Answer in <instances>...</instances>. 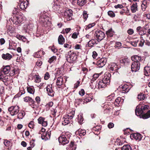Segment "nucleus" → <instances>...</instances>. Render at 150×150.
<instances>
[{
    "instance_id": "de8ad7c7",
    "label": "nucleus",
    "mask_w": 150,
    "mask_h": 150,
    "mask_svg": "<svg viewBox=\"0 0 150 150\" xmlns=\"http://www.w3.org/2000/svg\"><path fill=\"white\" fill-rule=\"evenodd\" d=\"M99 75L98 74H95L93 76V78L91 79L92 81H95L96 79L99 77Z\"/></svg>"
},
{
    "instance_id": "3c124183",
    "label": "nucleus",
    "mask_w": 150,
    "mask_h": 150,
    "mask_svg": "<svg viewBox=\"0 0 150 150\" xmlns=\"http://www.w3.org/2000/svg\"><path fill=\"white\" fill-rule=\"evenodd\" d=\"M82 99L81 98H77L75 99V103L77 104H79L81 102H82Z\"/></svg>"
},
{
    "instance_id": "8fccbe9b",
    "label": "nucleus",
    "mask_w": 150,
    "mask_h": 150,
    "mask_svg": "<svg viewBox=\"0 0 150 150\" xmlns=\"http://www.w3.org/2000/svg\"><path fill=\"white\" fill-rule=\"evenodd\" d=\"M36 83H39L41 81L40 78L38 75H36V78L35 81Z\"/></svg>"
},
{
    "instance_id": "0e129e2a",
    "label": "nucleus",
    "mask_w": 150,
    "mask_h": 150,
    "mask_svg": "<svg viewBox=\"0 0 150 150\" xmlns=\"http://www.w3.org/2000/svg\"><path fill=\"white\" fill-rule=\"evenodd\" d=\"M114 126V124L112 122L109 123L108 125V127L109 128H111L113 127Z\"/></svg>"
},
{
    "instance_id": "4c0bfd02",
    "label": "nucleus",
    "mask_w": 150,
    "mask_h": 150,
    "mask_svg": "<svg viewBox=\"0 0 150 150\" xmlns=\"http://www.w3.org/2000/svg\"><path fill=\"white\" fill-rule=\"evenodd\" d=\"M122 150H132L131 146L129 145H125L122 148Z\"/></svg>"
},
{
    "instance_id": "4d7b16f0",
    "label": "nucleus",
    "mask_w": 150,
    "mask_h": 150,
    "mask_svg": "<svg viewBox=\"0 0 150 150\" xmlns=\"http://www.w3.org/2000/svg\"><path fill=\"white\" fill-rule=\"evenodd\" d=\"M146 31L144 30H141L139 31V34L141 35H143L146 34Z\"/></svg>"
},
{
    "instance_id": "2f4dec72",
    "label": "nucleus",
    "mask_w": 150,
    "mask_h": 150,
    "mask_svg": "<svg viewBox=\"0 0 150 150\" xmlns=\"http://www.w3.org/2000/svg\"><path fill=\"white\" fill-rule=\"evenodd\" d=\"M106 34L108 37H111L113 36V32L112 30V29L111 28L108 30L106 32Z\"/></svg>"
},
{
    "instance_id": "aec40b11",
    "label": "nucleus",
    "mask_w": 150,
    "mask_h": 150,
    "mask_svg": "<svg viewBox=\"0 0 150 150\" xmlns=\"http://www.w3.org/2000/svg\"><path fill=\"white\" fill-rule=\"evenodd\" d=\"M131 137H132L136 140H140L142 138V135L139 133H134L131 135Z\"/></svg>"
},
{
    "instance_id": "e433bc0d",
    "label": "nucleus",
    "mask_w": 150,
    "mask_h": 150,
    "mask_svg": "<svg viewBox=\"0 0 150 150\" xmlns=\"http://www.w3.org/2000/svg\"><path fill=\"white\" fill-rule=\"evenodd\" d=\"M27 90L28 92L31 94H33L35 92V89L33 87H27Z\"/></svg>"
},
{
    "instance_id": "473e14b6",
    "label": "nucleus",
    "mask_w": 150,
    "mask_h": 150,
    "mask_svg": "<svg viewBox=\"0 0 150 150\" xmlns=\"http://www.w3.org/2000/svg\"><path fill=\"white\" fill-rule=\"evenodd\" d=\"M25 115V112L24 111H21L19 112L17 116V117L19 119H22Z\"/></svg>"
},
{
    "instance_id": "c85d7f7f",
    "label": "nucleus",
    "mask_w": 150,
    "mask_h": 150,
    "mask_svg": "<svg viewBox=\"0 0 150 150\" xmlns=\"http://www.w3.org/2000/svg\"><path fill=\"white\" fill-rule=\"evenodd\" d=\"M76 148V146L74 144V143L71 142L70 144L69 148H68V150H75Z\"/></svg>"
},
{
    "instance_id": "0eeeda50",
    "label": "nucleus",
    "mask_w": 150,
    "mask_h": 150,
    "mask_svg": "<svg viewBox=\"0 0 150 150\" xmlns=\"http://www.w3.org/2000/svg\"><path fill=\"white\" fill-rule=\"evenodd\" d=\"M19 109L18 106H12L8 108V110L11 115L13 116L19 112Z\"/></svg>"
},
{
    "instance_id": "6e6552de",
    "label": "nucleus",
    "mask_w": 150,
    "mask_h": 150,
    "mask_svg": "<svg viewBox=\"0 0 150 150\" xmlns=\"http://www.w3.org/2000/svg\"><path fill=\"white\" fill-rule=\"evenodd\" d=\"M29 2L27 0H19L18 3L20 8L22 10H25L27 7Z\"/></svg>"
},
{
    "instance_id": "e2e57ef3",
    "label": "nucleus",
    "mask_w": 150,
    "mask_h": 150,
    "mask_svg": "<svg viewBox=\"0 0 150 150\" xmlns=\"http://www.w3.org/2000/svg\"><path fill=\"white\" fill-rule=\"evenodd\" d=\"M121 100V98L120 97H118L117 98V99L115 100V102L116 103H117V104H119L120 103V102Z\"/></svg>"
},
{
    "instance_id": "052dcab7",
    "label": "nucleus",
    "mask_w": 150,
    "mask_h": 150,
    "mask_svg": "<svg viewBox=\"0 0 150 150\" xmlns=\"http://www.w3.org/2000/svg\"><path fill=\"white\" fill-rule=\"evenodd\" d=\"M85 91L83 89H81L79 92V95L83 96L85 94Z\"/></svg>"
},
{
    "instance_id": "6e6d98bb",
    "label": "nucleus",
    "mask_w": 150,
    "mask_h": 150,
    "mask_svg": "<svg viewBox=\"0 0 150 150\" xmlns=\"http://www.w3.org/2000/svg\"><path fill=\"white\" fill-rule=\"evenodd\" d=\"M7 31L8 32L11 33L13 32V30L12 26H9L8 28Z\"/></svg>"
},
{
    "instance_id": "ddd939ff",
    "label": "nucleus",
    "mask_w": 150,
    "mask_h": 150,
    "mask_svg": "<svg viewBox=\"0 0 150 150\" xmlns=\"http://www.w3.org/2000/svg\"><path fill=\"white\" fill-rule=\"evenodd\" d=\"M3 67L2 70L1 69V74H7L8 73L10 69V67L9 66L7 65L5 66L4 67Z\"/></svg>"
},
{
    "instance_id": "cd10ccee",
    "label": "nucleus",
    "mask_w": 150,
    "mask_h": 150,
    "mask_svg": "<svg viewBox=\"0 0 150 150\" xmlns=\"http://www.w3.org/2000/svg\"><path fill=\"white\" fill-rule=\"evenodd\" d=\"M59 43L60 44L62 45L64 42V39L63 36L60 35L59 37L58 38Z\"/></svg>"
},
{
    "instance_id": "5fc2aeb1",
    "label": "nucleus",
    "mask_w": 150,
    "mask_h": 150,
    "mask_svg": "<svg viewBox=\"0 0 150 150\" xmlns=\"http://www.w3.org/2000/svg\"><path fill=\"white\" fill-rule=\"evenodd\" d=\"M101 129V127L100 126H97L95 127H94L93 128V131H98L100 130Z\"/></svg>"
},
{
    "instance_id": "dca6fc26",
    "label": "nucleus",
    "mask_w": 150,
    "mask_h": 150,
    "mask_svg": "<svg viewBox=\"0 0 150 150\" xmlns=\"http://www.w3.org/2000/svg\"><path fill=\"white\" fill-rule=\"evenodd\" d=\"M58 0H54L52 8L55 11L59 10L60 8V5L59 4Z\"/></svg>"
},
{
    "instance_id": "1a4fd4ad",
    "label": "nucleus",
    "mask_w": 150,
    "mask_h": 150,
    "mask_svg": "<svg viewBox=\"0 0 150 150\" xmlns=\"http://www.w3.org/2000/svg\"><path fill=\"white\" fill-rule=\"evenodd\" d=\"M140 64L139 62H133L131 66V69L132 72H136L139 69Z\"/></svg>"
},
{
    "instance_id": "6ab92c4d",
    "label": "nucleus",
    "mask_w": 150,
    "mask_h": 150,
    "mask_svg": "<svg viewBox=\"0 0 150 150\" xmlns=\"http://www.w3.org/2000/svg\"><path fill=\"white\" fill-rule=\"evenodd\" d=\"M2 58L6 60H9L12 58V55L8 53H6V54H3L1 55Z\"/></svg>"
},
{
    "instance_id": "864d4df0",
    "label": "nucleus",
    "mask_w": 150,
    "mask_h": 150,
    "mask_svg": "<svg viewBox=\"0 0 150 150\" xmlns=\"http://www.w3.org/2000/svg\"><path fill=\"white\" fill-rule=\"evenodd\" d=\"M95 24L94 23H93L91 24H89L88 25H87L86 28L85 29L86 30H88L89 28H92L93 26L95 25Z\"/></svg>"
},
{
    "instance_id": "b1692460",
    "label": "nucleus",
    "mask_w": 150,
    "mask_h": 150,
    "mask_svg": "<svg viewBox=\"0 0 150 150\" xmlns=\"http://www.w3.org/2000/svg\"><path fill=\"white\" fill-rule=\"evenodd\" d=\"M137 3H135L133 4L131 7V9L133 13H135L137 10Z\"/></svg>"
},
{
    "instance_id": "9d476101",
    "label": "nucleus",
    "mask_w": 150,
    "mask_h": 150,
    "mask_svg": "<svg viewBox=\"0 0 150 150\" xmlns=\"http://www.w3.org/2000/svg\"><path fill=\"white\" fill-rule=\"evenodd\" d=\"M46 88L48 95L51 97L54 96V92L52 90V85L51 84L47 85Z\"/></svg>"
},
{
    "instance_id": "5701e85b",
    "label": "nucleus",
    "mask_w": 150,
    "mask_h": 150,
    "mask_svg": "<svg viewBox=\"0 0 150 150\" xmlns=\"http://www.w3.org/2000/svg\"><path fill=\"white\" fill-rule=\"evenodd\" d=\"M144 73L145 75L146 76H150V67L146 66L144 67Z\"/></svg>"
},
{
    "instance_id": "39448f33",
    "label": "nucleus",
    "mask_w": 150,
    "mask_h": 150,
    "mask_svg": "<svg viewBox=\"0 0 150 150\" xmlns=\"http://www.w3.org/2000/svg\"><path fill=\"white\" fill-rule=\"evenodd\" d=\"M69 137L66 134H62L58 138V140L60 144L62 145H65L69 142Z\"/></svg>"
},
{
    "instance_id": "f257e3e1",
    "label": "nucleus",
    "mask_w": 150,
    "mask_h": 150,
    "mask_svg": "<svg viewBox=\"0 0 150 150\" xmlns=\"http://www.w3.org/2000/svg\"><path fill=\"white\" fill-rule=\"evenodd\" d=\"M149 106L148 105L139 104L136 108L135 110L136 115L144 119L150 117V110H148L146 113L142 114L149 109Z\"/></svg>"
},
{
    "instance_id": "7c9ffc66",
    "label": "nucleus",
    "mask_w": 150,
    "mask_h": 150,
    "mask_svg": "<svg viewBox=\"0 0 150 150\" xmlns=\"http://www.w3.org/2000/svg\"><path fill=\"white\" fill-rule=\"evenodd\" d=\"M24 101L25 102H29L30 103H34V100L32 98L26 96L23 98Z\"/></svg>"
},
{
    "instance_id": "f03ea898",
    "label": "nucleus",
    "mask_w": 150,
    "mask_h": 150,
    "mask_svg": "<svg viewBox=\"0 0 150 150\" xmlns=\"http://www.w3.org/2000/svg\"><path fill=\"white\" fill-rule=\"evenodd\" d=\"M110 76L111 74L109 73H105L103 79L97 81L98 89L105 88L107 85L109 84L110 81Z\"/></svg>"
},
{
    "instance_id": "338daca9",
    "label": "nucleus",
    "mask_w": 150,
    "mask_h": 150,
    "mask_svg": "<svg viewBox=\"0 0 150 150\" xmlns=\"http://www.w3.org/2000/svg\"><path fill=\"white\" fill-rule=\"evenodd\" d=\"M18 9L17 8H14L13 11V13L14 14H16L18 13Z\"/></svg>"
},
{
    "instance_id": "37998d69",
    "label": "nucleus",
    "mask_w": 150,
    "mask_h": 150,
    "mask_svg": "<svg viewBox=\"0 0 150 150\" xmlns=\"http://www.w3.org/2000/svg\"><path fill=\"white\" fill-rule=\"evenodd\" d=\"M83 121V117L81 115H78V122L81 123Z\"/></svg>"
},
{
    "instance_id": "4be33fe9",
    "label": "nucleus",
    "mask_w": 150,
    "mask_h": 150,
    "mask_svg": "<svg viewBox=\"0 0 150 150\" xmlns=\"http://www.w3.org/2000/svg\"><path fill=\"white\" fill-rule=\"evenodd\" d=\"M50 132H49L47 133H44L42 134L41 137L42 139L46 140L49 139L50 138Z\"/></svg>"
},
{
    "instance_id": "69168bd1",
    "label": "nucleus",
    "mask_w": 150,
    "mask_h": 150,
    "mask_svg": "<svg viewBox=\"0 0 150 150\" xmlns=\"http://www.w3.org/2000/svg\"><path fill=\"white\" fill-rule=\"evenodd\" d=\"M49 74L48 73L46 72L45 75L44 76V79L45 80H47L49 78Z\"/></svg>"
},
{
    "instance_id": "79ce46f5",
    "label": "nucleus",
    "mask_w": 150,
    "mask_h": 150,
    "mask_svg": "<svg viewBox=\"0 0 150 150\" xmlns=\"http://www.w3.org/2000/svg\"><path fill=\"white\" fill-rule=\"evenodd\" d=\"M122 46V44L121 42H117L115 43L114 47L115 48H117L118 49H119Z\"/></svg>"
},
{
    "instance_id": "603ef678",
    "label": "nucleus",
    "mask_w": 150,
    "mask_h": 150,
    "mask_svg": "<svg viewBox=\"0 0 150 150\" xmlns=\"http://www.w3.org/2000/svg\"><path fill=\"white\" fill-rule=\"evenodd\" d=\"M83 15V18L85 20H86L88 17V14L87 13L86 11H84Z\"/></svg>"
},
{
    "instance_id": "ea45409f",
    "label": "nucleus",
    "mask_w": 150,
    "mask_h": 150,
    "mask_svg": "<svg viewBox=\"0 0 150 150\" xmlns=\"http://www.w3.org/2000/svg\"><path fill=\"white\" fill-rule=\"evenodd\" d=\"M30 105H31V107L35 109H37L38 107V104H37L36 103H35L34 101V103H30Z\"/></svg>"
},
{
    "instance_id": "20e7f679",
    "label": "nucleus",
    "mask_w": 150,
    "mask_h": 150,
    "mask_svg": "<svg viewBox=\"0 0 150 150\" xmlns=\"http://www.w3.org/2000/svg\"><path fill=\"white\" fill-rule=\"evenodd\" d=\"M94 38L98 42L101 41L105 37V35L102 31L97 30L94 34Z\"/></svg>"
},
{
    "instance_id": "a19ab883",
    "label": "nucleus",
    "mask_w": 150,
    "mask_h": 150,
    "mask_svg": "<svg viewBox=\"0 0 150 150\" xmlns=\"http://www.w3.org/2000/svg\"><path fill=\"white\" fill-rule=\"evenodd\" d=\"M56 56H53L49 59L48 60V62L50 63H51L54 61H56Z\"/></svg>"
},
{
    "instance_id": "423d86ee",
    "label": "nucleus",
    "mask_w": 150,
    "mask_h": 150,
    "mask_svg": "<svg viewBox=\"0 0 150 150\" xmlns=\"http://www.w3.org/2000/svg\"><path fill=\"white\" fill-rule=\"evenodd\" d=\"M63 16L67 21H70L72 18V11L71 9L67 10L63 13Z\"/></svg>"
},
{
    "instance_id": "72a5a7b5",
    "label": "nucleus",
    "mask_w": 150,
    "mask_h": 150,
    "mask_svg": "<svg viewBox=\"0 0 150 150\" xmlns=\"http://www.w3.org/2000/svg\"><path fill=\"white\" fill-rule=\"evenodd\" d=\"M75 114V112L74 111H71L69 115H67L65 116L68 119H71L73 118Z\"/></svg>"
},
{
    "instance_id": "393cba45",
    "label": "nucleus",
    "mask_w": 150,
    "mask_h": 150,
    "mask_svg": "<svg viewBox=\"0 0 150 150\" xmlns=\"http://www.w3.org/2000/svg\"><path fill=\"white\" fill-rule=\"evenodd\" d=\"M96 39H92L90 40L87 44L88 46L89 47H92L96 44H97Z\"/></svg>"
},
{
    "instance_id": "2eb2a0df",
    "label": "nucleus",
    "mask_w": 150,
    "mask_h": 150,
    "mask_svg": "<svg viewBox=\"0 0 150 150\" xmlns=\"http://www.w3.org/2000/svg\"><path fill=\"white\" fill-rule=\"evenodd\" d=\"M38 121L39 123L42 124L43 126L46 127L47 125V121L45 120L44 118L40 117L38 119Z\"/></svg>"
},
{
    "instance_id": "774afa93",
    "label": "nucleus",
    "mask_w": 150,
    "mask_h": 150,
    "mask_svg": "<svg viewBox=\"0 0 150 150\" xmlns=\"http://www.w3.org/2000/svg\"><path fill=\"white\" fill-rule=\"evenodd\" d=\"M51 50L54 53L56 52L57 50V49L54 46H52V47L51 48Z\"/></svg>"
},
{
    "instance_id": "4468645a",
    "label": "nucleus",
    "mask_w": 150,
    "mask_h": 150,
    "mask_svg": "<svg viewBox=\"0 0 150 150\" xmlns=\"http://www.w3.org/2000/svg\"><path fill=\"white\" fill-rule=\"evenodd\" d=\"M21 18V16L16 15L15 17H13V19L11 18L9 20L11 19L13 23L17 24L18 23H21V21L20 20Z\"/></svg>"
},
{
    "instance_id": "a18cd8bd",
    "label": "nucleus",
    "mask_w": 150,
    "mask_h": 150,
    "mask_svg": "<svg viewBox=\"0 0 150 150\" xmlns=\"http://www.w3.org/2000/svg\"><path fill=\"white\" fill-rule=\"evenodd\" d=\"M34 140H32L30 143L31 145V146H29L28 148L27 149L28 150H31V148L33 147L35 145V144H34Z\"/></svg>"
},
{
    "instance_id": "f3484780",
    "label": "nucleus",
    "mask_w": 150,
    "mask_h": 150,
    "mask_svg": "<svg viewBox=\"0 0 150 150\" xmlns=\"http://www.w3.org/2000/svg\"><path fill=\"white\" fill-rule=\"evenodd\" d=\"M48 17L44 15H42L40 18L39 21L41 23L46 24L48 21Z\"/></svg>"
},
{
    "instance_id": "58836bf2",
    "label": "nucleus",
    "mask_w": 150,
    "mask_h": 150,
    "mask_svg": "<svg viewBox=\"0 0 150 150\" xmlns=\"http://www.w3.org/2000/svg\"><path fill=\"white\" fill-rule=\"evenodd\" d=\"M128 86L127 85H125L122 87V90L124 91V93H127L129 91V89L128 88Z\"/></svg>"
},
{
    "instance_id": "13d9d810",
    "label": "nucleus",
    "mask_w": 150,
    "mask_h": 150,
    "mask_svg": "<svg viewBox=\"0 0 150 150\" xmlns=\"http://www.w3.org/2000/svg\"><path fill=\"white\" fill-rule=\"evenodd\" d=\"M127 33L128 34L130 35H132L134 33V30L132 29H129L127 30Z\"/></svg>"
},
{
    "instance_id": "c756f323",
    "label": "nucleus",
    "mask_w": 150,
    "mask_h": 150,
    "mask_svg": "<svg viewBox=\"0 0 150 150\" xmlns=\"http://www.w3.org/2000/svg\"><path fill=\"white\" fill-rule=\"evenodd\" d=\"M63 120L62 122V124L64 125H66L69 123V119L65 116L63 119Z\"/></svg>"
},
{
    "instance_id": "f8f14e48",
    "label": "nucleus",
    "mask_w": 150,
    "mask_h": 150,
    "mask_svg": "<svg viewBox=\"0 0 150 150\" xmlns=\"http://www.w3.org/2000/svg\"><path fill=\"white\" fill-rule=\"evenodd\" d=\"M120 68V67L117 65L115 63H113L109 66V69L110 70L117 71V70Z\"/></svg>"
},
{
    "instance_id": "a211bd4d",
    "label": "nucleus",
    "mask_w": 150,
    "mask_h": 150,
    "mask_svg": "<svg viewBox=\"0 0 150 150\" xmlns=\"http://www.w3.org/2000/svg\"><path fill=\"white\" fill-rule=\"evenodd\" d=\"M56 83L58 88H60L61 86L64 83L63 77L61 76L59 77L57 79Z\"/></svg>"
},
{
    "instance_id": "9b49d317",
    "label": "nucleus",
    "mask_w": 150,
    "mask_h": 150,
    "mask_svg": "<svg viewBox=\"0 0 150 150\" xmlns=\"http://www.w3.org/2000/svg\"><path fill=\"white\" fill-rule=\"evenodd\" d=\"M107 59L106 58H102L97 62L96 65L98 67L101 68L103 67L105 65Z\"/></svg>"
},
{
    "instance_id": "7ed1b4c3",
    "label": "nucleus",
    "mask_w": 150,
    "mask_h": 150,
    "mask_svg": "<svg viewBox=\"0 0 150 150\" xmlns=\"http://www.w3.org/2000/svg\"><path fill=\"white\" fill-rule=\"evenodd\" d=\"M77 59V56L75 52H71V51L68 52L66 57V60L69 63H73Z\"/></svg>"
},
{
    "instance_id": "49530a36",
    "label": "nucleus",
    "mask_w": 150,
    "mask_h": 150,
    "mask_svg": "<svg viewBox=\"0 0 150 150\" xmlns=\"http://www.w3.org/2000/svg\"><path fill=\"white\" fill-rule=\"evenodd\" d=\"M108 15L111 17H114L115 16V14L113 11H110L108 12Z\"/></svg>"
},
{
    "instance_id": "bb28decb",
    "label": "nucleus",
    "mask_w": 150,
    "mask_h": 150,
    "mask_svg": "<svg viewBox=\"0 0 150 150\" xmlns=\"http://www.w3.org/2000/svg\"><path fill=\"white\" fill-rule=\"evenodd\" d=\"M147 7V1L146 0H144L141 5V7L142 10L144 11Z\"/></svg>"
},
{
    "instance_id": "c03bdc74",
    "label": "nucleus",
    "mask_w": 150,
    "mask_h": 150,
    "mask_svg": "<svg viewBox=\"0 0 150 150\" xmlns=\"http://www.w3.org/2000/svg\"><path fill=\"white\" fill-rule=\"evenodd\" d=\"M41 53V52L40 51L38 52H37L34 54V57L35 58H39L41 57V55L40 54V53Z\"/></svg>"
},
{
    "instance_id": "bf43d9fd",
    "label": "nucleus",
    "mask_w": 150,
    "mask_h": 150,
    "mask_svg": "<svg viewBox=\"0 0 150 150\" xmlns=\"http://www.w3.org/2000/svg\"><path fill=\"white\" fill-rule=\"evenodd\" d=\"M28 126L30 128H33L34 127L33 122V121H31L29 123Z\"/></svg>"
},
{
    "instance_id": "c9c22d12",
    "label": "nucleus",
    "mask_w": 150,
    "mask_h": 150,
    "mask_svg": "<svg viewBox=\"0 0 150 150\" xmlns=\"http://www.w3.org/2000/svg\"><path fill=\"white\" fill-rule=\"evenodd\" d=\"M146 98L145 95L144 94L140 93L138 95L137 98L139 100H144Z\"/></svg>"
},
{
    "instance_id": "f704fd0d",
    "label": "nucleus",
    "mask_w": 150,
    "mask_h": 150,
    "mask_svg": "<svg viewBox=\"0 0 150 150\" xmlns=\"http://www.w3.org/2000/svg\"><path fill=\"white\" fill-rule=\"evenodd\" d=\"M77 132H78L79 135L81 136H84L86 134V131L85 130L79 129L77 131Z\"/></svg>"
},
{
    "instance_id": "680f3d73",
    "label": "nucleus",
    "mask_w": 150,
    "mask_h": 150,
    "mask_svg": "<svg viewBox=\"0 0 150 150\" xmlns=\"http://www.w3.org/2000/svg\"><path fill=\"white\" fill-rule=\"evenodd\" d=\"M10 143V142L8 141L7 140H4L3 141V143L6 146H8Z\"/></svg>"
},
{
    "instance_id": "a878e982",
    "label": "nucleus",
    "mask_w": 150,
    "mask_h": 150,
    "mask_svg": "<svg viewBox=\"0 0 150 150\" xmlns=\"http://www.w3.org/2000/svg\"><path fill=\"white\" fill-rule=\"evenodd\" d=\"M97 83V82H95V81H91V83H90V86L91 88L94 89H98Z\"/></svg>"
},
{
    "instance_id": "412c9836",
    "label": "nucleus",
    "mask_w": 150,
    "mask_h": 150,
    "mask_svg": "<svg viewBox=\"0 0 150 150\" xmlns=\"http://www.w3.org/2000/svg\"><path fill=\"white\" fill-rule=\"evenodd\" d=\"M132 60L133 62H139L141 61L142 58L140 56L137 55H134L132 57Z\"/></svg>"
},
{
    "instance_id": "09e8293b",
    "label": "nucleus",
    "mask_w": 150,
    "mask_h": 150,
    "mask_svg": "<svg viewBox=\"0 0 150 150\" xmlns=\"http://www.w3.org/2000/svg\"><path fill=\"white\" fill-rule=\"evenodd\" d=\"M138 41V40H135L133 41H131L130 43L134 47H136L137 45V43Z\"/></svg>"
}]
</instances>
